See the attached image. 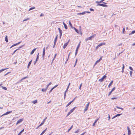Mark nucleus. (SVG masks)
Segmentation results:
<instances>
[{"mask_svg": "<svg viewBox=\"0 0 135 135\" xmlns=\"http://www.w3.org/2000/svg\"><path fill=\"white\" fill-rule=\"evenodd\" d=\"M69 41L68 42H66L65 44H64L63 46V48L64 49H65L66 47L68 45L69 43Z\"/></svg>", "mask_w": 135, "mask_h": 135, "instance_id": "9", "label": "nucleus"}, {"mask_svg": "<svg viewBox=\"0 0 135 135\" xmlns=\"http://www.w3.org/2000/svg\"><path fill=\"white\" fill-rule=\"evenodd\" d=\"M69 24L70 26H71V27L72 28H73V27L72 24L71 23L70 21H69Z\"/></svg>", "mask_w": 135, "mask_h": 135, "instance_id": "24", "label": "nucleus"}, {"mask_svg": "<svg viewBox=\"0 0 135 135\" xmlns=\"http://www.w3.org/2000/svg\"><path fill=\"white\" fill-rule=\"evenodd\" d=\"M22 47V46H20L19 47V48H18V49H17L16 50H17H17H19V49H19V48H21V47Z\"/></svg>", "mask_w": 135, "mask_h": 135, "instance_id": "58", "label": "nucleus"}, {"mask_svg": "<svg viewBox=\"0 0 135 135\" xmlns=\"http://www.w3.org/2000/svg\"><path fill=\"white\" fill-rule=\"evenodd\" d=\"M86 13V12L85 11L83 12L82 13H78V15H84Z\"/></svg>", "mask_w": 135, "mask_h": 135, "instance_id": "17", "label": "nucleus"}, {"mask_svg": "<svg viewBox=\"0 0 135 135\" xmlns=\"http://www.w3.org/2000/svg\"><path fill=\"white\" fill-rule=\"evenodd\" d=\"M115 87H114L112 89V90L111 91H113L115 90Z\"/></svg>", "mask_w": 135, "mask_h": 135, "instance_id": "49", "label": "nucleus"}, {"mask_svg": "<svg viewBox=\"0 0 135 135\" xmlns=\"http://www.w3.org/2000/svg\"><path fill=\"white\" fill-rule=\"evenodd\" d=\"M71 113L69 112L67 114V116H68Z\"/></svg>", "mask_w": 135, "mask_h": 135, "instance_id": "50", "label": "nucleus"}, {"mask_svg": "<svg viewBox=\"0 0 135 135\" xmlns=\"http://www.w3.org/2000/svg\"><path fill=\"white\" fill-rule=\"evenodd\" d=\"M53 88H52L49 91V93H50L51 92L52 90H53Z\"/></svg>", "mask_w": 135, "mask_h": 135, "instance_id": "40", "label": "nucleus"}, {"mask_svg": "<svg viewBox=\"0 0 135 135\" xmlns=\"http://www.w3.org/2000/svg\"><path fill=\"white\" fill-rule=\"evenodd\" d=\"M100 62V60H97L96 62H95V63L94 64V66H95V65H97V64L99 62Z\"/></svg>", "mask_w": 135, "mask_h": 135, "instance_id": "22", "label": "nucleus"}, {"mask_svg": "<svg viewBox=\"0 0 135 135\" xmlns=\"http://www.w3.org/2000/svg\"><path fill=\"white\" fill-rule=\"evenodd\" d=\"M59 33H60V38L62 36V30H61V31H59Z\"/></svg>", "mask_w": 135, "mask_h": 135, "instance_id": "19", "label": "nucleus"}, {"mask_svg": "<svg viewBox=\"0 0 135 135\" xmlns=\"http://www.w3.org/2000/svg\"><path fill=\"white\" fill-rule=\"evenodd\" d=\"M107 76L105 75H104L103 77L100 79L99 80V81L100 82H102L104 79H105L106 78Z\"/></svg>", "mask_w": 135, "mask_h": 135, "instance_id": "2", "label": "nucleus"}, {"mask_svg": "<svg viewBox=\"0 0 135 135\" xmlns=\"http://www.w3.org/2000/svg\"><path fill=\"white\" fill-rule=\"evenodd\" d=\"M113 82V81L112 80L108 85V87L109 88L111 86Z\"/></svg>", "mask_w": 135, "mask_h": 135, "instance_id": "16", "label": "nucleus"}, {"mask_svg": "<svg viewBox=\"0 0 135 135\" xmlns=\"http://www.w3.org/2000/svg\"><path fill=\"white\" fill-rule=\"evenodd\" d=\"M37 100H35L33 101L32 102V103L34 104H36V103H37Z\"/></svg>", "mask_w": 135, "mask_h": 135, "instance_id": "29", "label": "nucleus"}, {"mask_svg": "<svg viewBox=\"0 0 135 135\" xmlns=\"http://www.w3.org/2000/svg\"><path fill=\"white\" fill-rule=\"evenodd\" d=\"M78 51L76 50L75 52V55L76 56L78 53Z\"/></svg>", "mask_w": 135, "mask_h": 135, "instance_id": "56", "label": "nucleus"}, {"mask_svg": "<svg viewBox=\"0 0 135 135\" xmlns=\"http://www.w3.org/2000/svg\"><path fill=\"white\" fill-rule=\"evenodd\" d=\"M37 61H36H36H34V64H33L34 65H35V64H36V62H37Z\"/></svg>", "mask_w": 135, "mask_h": 135, "instance_id": "61", "label": "nucleus"}, {"mask_svg": "<svg viewBox=\"0 0 135 135\" xmlns=\"http://www.w3.org/2000/svg\"><path fill=\"white\" fill-rule=\"evenodd\" d=\"M58 85H55L54 86V87H53L52 88H53V89H54V88H55L56 87L58 86Z\"/></svg>", "mask_w": 135, "mask_h": 135, "instance_id": "43", "label": "nucleus"}, {"mask_svg": "<svg viewBox=\"0 0 135 135\" xmlns=\"http://www.w3.org/2000/svg\"><path fill=\"white\" fill-rule=\"evenodd\" d=\"M28 78V77L27 76L25 77H24V78H22L21 79V80H24V79H26V78Z\"/></svg>", "mask_w": 135, "mask_h": 135, "instance_id": "41", "label": "nucleus"}, {"mask_svg": "<svg viewBox=\"0 0 135 135\" xmlns=\"http://www.w3.org/2000/svg\"><path fill=\"white\" fill-rule=\"evenodd\" d=\"M112 91H110L109 92V94L108 95V96L110 95L112 93Z\"/></svg>", "mask_w": 135, "mask_h": 135, "instance_id": "48", "label": "nucleus"}, {"mask_svg": "<svg viewBox=\"0 0 135 135\" xmlns=\"http://www.w3.org/2000/svg\"><path fill=\"white\" fill-rule=\"evenodd\" d=\"M105 44V43L104 42L101 43L98 45V46L100 47L102 45H104Z\"/></svg>", "mask_w": 135, "mask_h": 135, "instance_id": "12", "label": "nucleus"}, {"mask_svg": "<svg viewBox=\"0 0 135 135\" xmlns=\"http://www.w3.org/2000/svg\"><path fill=\"white\" fill-rule=\"evenodd\" d=\"M32 61V60H31L29 62V63L28 64V66H27V68L28 69L29 68V66L31 63Z\"/></svg>", "mask_w": 135, "mask_h": 135, "instance_id": "14", "label": "nucleus"}, {"mask_svg": "<svg viewBox=\"0 0 135 135\" xmlns=\"http://www.w3.org/2000/svg\"><path fill=\"white\" fill-rule=\"evenodd\" d=\"M44 16V15L43 14V13H41V15H40V17H42V16Z\"/></svg>", "mask_w": 135, "mask_h": 135, "instance_id": "55", "label": "nucleus"}, {"mask_svg": "<svg viewBox=\"0 0 135 135\" xmlns=\"http://www.w3.org/2000/svg\"><path fill=\"white\" fill-rule=\"evenodd\" d=\"M56 45V43L55 42H54V45L53 46V48H54V47Z\"/></svg>", "mask_w": 135, "mask_h": 135, "instance_id": "59", "label": "nucleus"}, {"mask_svg": "<svg viewBox=\"0 0 135 135\" xmlns=\"http://www.w3.org/2000/svg\"><path fill=\"white\" fill-rule=\"evenodd\" d=\"M135 33V30H134V31H132L131 32V33L130 34H129V35L133 34L134 33Z\"/></svg>", "mask_w": 135, "mask_h": 135, "instance_id": "32", "label": "nucleus"}, {"mask_svg": "<svg viewBox=\"0 0 135 135\" xmlns=\"http://www.w3.org/2000/svg\"><path fill=\"white\" fill-rule=\"evenodd\" d=\"M66 93H64V99H65V97L66 96Z\"/></svg>", "mask_w": 135, "mask_h": 135, "instance_id": "53", "label": "nucleus"}, {"mask_svg": "<svg viewBox=\"0 0 135 135\" xmlns=\"http://www.w3.org/2000/svg\"><path fill=\"white\" fill-rule=\"evenodd\" d=\"M103 2V1L102 0L99 2L96 1V3H102Z\"/></svg>", "mask_w": 135, "mask_h": 135, "instance_id": "35", "label": "nucleus"}, {"mask_svg": "<svg viewBox=\"0 0 135 135\" xmlns=\"http://www.w3.org/2000/svg\"><path fill=\"white\" fill-rule=\"evenodd\" d=\"M73 28L75 30V31L77 33H79V31L78 30V29H76V28H75V27H73Z\"/></svg>", "mask_w": 135, "mask_h": 135, "instance_id": "20", "label": "nucleus"}, {"mask_svg": "<svg viewBox=\"0 0 135 135\" xmlns=\"http://www.w3.org/2000/svg\"><path fill=\"white\" fill-rule=\"evenodd\" d=\"M5 41L6 42H8V37L7 36H6L5 37Z\"/></svg>", "mask_w": 135, "mask_h": 135, "instance_id": "21", "label": "nucleus"}, {"mask_svg": "<svg viewBox=\"0 0 135 135\" xmlns=\"http://www.w3.org/2000/svg\"><path fill=\"white\" fill-rule=\"evenodd\" d=\"M2 87L3 89L5 90H7V88L5 87L2 86Z\"/></svg>", "mask_w": 135, "mask_h": 135, "instance_id": "37", "label": "nucleus"}, {"mask_svg": "<svg viewBox=\"0 0 135 135\" xmlns=\"http://www.w3.org/2000/svg\"><path fill=\"white\" fill-rule=\"evenodd\" d=\"M35 8V7H31V8H30L29 9L28 11H30L31 10H32V9H34Z\"/></svg>", "mask_w": 135, "mask_h": 135, "instance_id": "27", "label": "nucleus"}, {"mask_svg": "<svg viewBox=\"0 0 135 135\" xmlns=\"http://www.w3.org/2000/svg\"><path fill=\"white\" fill-rule=\"evenodd\" d=\"M95 35H96L95 34L93 35L92 36L87 38V39H86V40L87 41L88 40H91L92 38H94Z\"/></svg>", "mask_w": 135, "mask_h": 135, "instance_id": "1", "label": "nucleus"}, {"mask_svg": "<svg viewBox=\"0 0 135 135\" xmlns=\"http://www.w3.org/2000/svg\"><path fill=\"white\" fill-rule=\"evenodd\" d=\"M56 55H57V54H56L54 56V58H53V59L52 60V61H53L55 59V57H56Z\"/></svg>", "mask_w": 135, "mask_h": 135, "instance_id": "39", "label": "nucleus"}, {"mask_svg": "<svg viewBox=\"0 0 135 135\" xmlns=\"http://www.w3.org/2000/svg\"><path fill=\"white\" fill-rule=\"evenodd\" d=\"M82 83L81 84L80 86L79 89L80 90H81V87L82 86Z\"/></svg>", "mask_w": 135, "mask_h": 135, "instance_id": "46", "label": "nucleus"}, {"mask_svg": "<svg viewBox=\"0 0 135 135\" xmlns=\"http://www.w3.org/2000/svg\"><path fill=\"white\" fill-rule=\"evenodd\" d=\"M80 42L79 44L78 45V46H77V47L76 48V50H77V51H78V49L79 48V47H80Z\"/></svg>", "mask_w": 135, "mask_h": 135, "instance_id": "23", "label": "nucleus"}, {"mask_svg": "<svg viewBox=\"0 0 135 135\" xmlns=\"http://www.w3.org/2000/svg\"><path fill=\"white\" fill-rule=\"evenodd\" d=\"M72 103V102H70L66 105V107H67L70 105Z\"/></svg>", "mask_w": 135, "mask_h": 135, "instance_id": "26", "label": "nucleus"}, {"mask_svg": "<svg viewBox=\"0 0 135 135\" xmlns=\"http://www.w3.org/2000/svg\"><path fill=\"white\" fill-rule=\"evenodd\" d=\"M124 65L123 64V67L122 68V70H124Z\"/></svg>", "mask_w": 135, "mask_h": 135, "instance_id": "51", "label": "nucleus"}, {"mask_svg": "<svg viewBox=\"0 0 135 135\" xmlns=\"http://www.w3.org/2000/svg\"><path fill=\"white\" fill-rule=\"evenodd\" d=\"M29 20V18H27L25 20H24L23 21V22H24V21H27L28 20Z\"/></svg>", "mask_w": 135, "mask_h": 135, "instance_id": "38", "label": "nucleus"}, {"mask_svg": "<svg viewBox=\"0 0 135 135\" xmlns=\"http://www.w3.org/2000/svg\"><path fill=\"white\" fill-rule=\"evenodd\" d=\"M45 48L44 47L43 49V51L45 52Z\"/></svg>", "mask_w": 135, "mask_h": 135, "instance_id": "63", "label": "nucleus"}, {"mask_svg": "<svg viewBox=\"0 0 135 135\" xmlns=\"http://www.w3.org/2000/svg\"><path fill=\"white\" fill-rule=\"evenodd\" d=\"M127 130H128V135H130L131 134V131L130 130V129L128 126L127 127Z\"/></svg>", "mask_w": 135, "mask_h": 135, "instance_id": "5", "label": "nucleus"}, {"mask_svg": "<svg viewBox=\"0 0 135 135\" xmlns=\"http://www.w3.org/2000/svg\"><path fill=\"white\" fill-rule=\"evenodd\" d=\"M79 132V130H77L75 132V133H77Z\"/></svg>", "mask_w": 135, "mask_h": 135, "instance_id": "54", "label": "nucleus"}, {"mask_svg": "<svg viewBox=\"0 0 135 135\" xmlns=\"http://www.w3.org/2000/svg\"><path fill=\"white\" fill-rule=\"evenodd\" d=\"M98 119H97L96 120H95V122H94V123H96L97 122V121H98Z\"/></svg>", "mask_w": 135, "mask_h": 135, "instance_id": "57", "label": "nucleus"}, {"mask_svg": "<svg viewBox=\"0 0 135 135\" xmlns=\"http://www.w3.org/2000/svg\"><path fill=\"white\" fill-rule=\"evenodd\" d=\"M47 89L46 88L45 89H42L41 90L43 92L46 91L47 90Z\"/></svg>", "mask_w": 135, "mask_h": 135, "instance_id": "25", "label": "nucleus"}, {"mask_svg": "<svg viewBox=\"0 0 135 135\" xmlns=\"http://www.w3.org/2000/svg\"><path fill=\"white\" fill-rule=\"evenodd\" d=\"M7 69H8V68L4 69H2L1 70H0V73H1V72L3 71H4L5 70Z\"/></svg>", "mask_w": 135, "mask_h": 135, "instance_id": "30", "label": "nucleus"}, {"mask_svg": "<svg viewBox=\"0 0 135 135\" xmlns=\"http://www.w3.org/2000/svg\"><path fill=\"white\" fill-rule=\"evenodd\" d=\"M45 132V131H43L42 132V134H43Z\"/></svg>", "mask_w": 135, "mask_h": 135, "instance_id": "62", "label": "nucleus"}, {"mask_svg": "<svg viewBox=\"0 0 135 135\" xmlns=\"http://www.w3.org/2000/svg\"><path fill=\"white\" fill-rule=\"evenodd\" d=\"M45 55V52L43 51L42 57L43 59Z\"/></svg>", "mask_w": 135, "mask_h": 135, "instance_id": "36", "label": "nucleus"}, {"mask_svg": "<svg viewBox=\"0 0 135 135\" xmlns=\"http://www.w3.org/2000/svg\"><path fill=\"white\" fill-rule=\"evenodd\" d=\"M12 112V111H8V112H6V113H5L4 114H3L2 115H7L11 113Z\"/></svg>", "mask_w": 135, "mask_h": 135, "instance_id": "8", "label": "nucleus"}, {"mask_svg": "<svg viewBox=\"0 0 135 135\" xmlns=\"http://www.w3.org/2000/svg\"><path fill=\"white\" fill-rule=\"evenodd\" d=\"M89 103H90L89 102L86 104V107L85 108V109H84V111L85 112L87 110V109H88V107H89Z\"/></svg>", "mask_w": 135, "mask_h": 135, "instance_id": "6", "label": "nucleus"}, {"mask_svg": "<svg viewBox=\"0 0 135 135\" xmlns=\"http://www.w3.org/2000/svg\"><path fill=\"white\" fill-rule=\"evenodd\" d=\"M39 53H38V54H37V55L36 58V61H37L38 59L39 58Z\"/></svg>", "mask_w": 135, "mask_h": 135, "instance_id": "31", "label": "nucleus"}, {"mask_svg": "<svg viewBox=\"0 0 135 135\" xmlns=\"http://www.w3.org/2000/svg\"><path fill=\"white\" fill-rule=\"evenodd\" d=\"M129 68L131 70H133V69L132 67L131 66H129Z\"/></svg>", "mask_w": 135, "mask_h": 135, "instance_id": "42", "label": "nucleus"}, {"mask_svg": "<svg viewBox=\"0 0 135 135\" xmlns=\"http://www.w3.org/2000/svg\"><path fill=\"white\" fill-rule=\"evenodd\" d=\"M24 128L20 132V133L18 134V135H20L24 131Z\"/></svg>", "mask_w": 135, "mask_h": 135, "instance_id": "18", "label": "nucleus"}, {"mask_svg": "<svg viewBox=\"0 0 135 135\" xmlns=\"http://www.w3.org/2000/svg\"><path fill=\"white\" fill-rule=\"evenodd\" d=\"M76 108V107H74L71 110H70V111L69 112L71 113L75 109V108Z\"/></svg>", "mask_w": 135, "mask_h": 135, "instance_id": "13", "label": "nucleus"}, {"mask_svg": "<svg viewBox=\"0 0 135 135\" xmlns=\"http://www.w3.org/2000/svg\"><path fill=\"white\" fill-rule=\"evenodd\" d=\"M51 82H50V83H49L47 85V87L46 88L47 89L48 88V86L50 85L51 84Z\"/></svg>", "mask_w": 135, "mask_h": 135, "instance_id": "34", "label": "nucleus"}, {"mask_svg": "<svg viewBox=\"0 0 135 135\" xmlns=\"http://www.w3.org/2000/svg\"><path fill=\"white\" fill-rule=\"evenodd\" d=\"M102 56H101V57L99 59V60H100V61L101 60H102Z\"/></svg>", "mask_w": 135, "mask_h": 135, "instance_id": "64", "label": "nucleus"}, {"mask_svg": "<svg viewBox=\"0 0 135 135\" xmlns=\"http://www.w3.org/2000/svg\"><path fill=\"white\" fill-rule=\"evenodd\" d=\"M63 24L65 28L67 29H68V27L67 25L64 22H63Z\"/></svg>", "mask_w": 135, "mask_h": 135, "instance_id": "15", "label": "nucleus"}, {"mask_svg": "<svg viewBox=\"0 0 135 135\" xmlns=\"http://www.w3.org/2000/svg\"><path fill=\"white\" fill-rule=\"evenodd\" d=\"M124 31H125V28H124L122 32L123 33H124Z\"/></svg>", "mask_w": 135, "mask_h": 135, "instance_id": "44", "label": "nucleus"}, {"mask_svg": "<svg viewBox=\"0 0 135 135\" xmlns=\"http://www.w3.org/2000/svg\"><path fill=\"white\" fill-rule=\"evenodd\" d=\"M121 115H122V114H118L116 115L117 117H118V116H119Z\"/></svg>", "mask_w": 135, "mask_h": 135, "instance_id": "45", "label": "nucleus"}, {"mask_svg": "<svg viewBox=\"0 0 135 135\" xmlns=\"http://www.w3.org/2000/svg\"><path fill=\"white\" fill-rule=\"evenodd\" d=\"M36 48L34 49L32 51H31V52L30 54L31 55H32L33 54L34 52L36 51Z\"/></svg>", "mask_w": 135, "mask_h": 135, "instance_id": "11", "label": "nucleus"}, {"mask_svg": "<svg viewBox=\"0 0 135 135\" xmlns=\"http://www.w3.org/2000/svg\"><path fill=\"white\" fill-rule=\"evenodd\" d=\"M21 42V41H20V42H18V43H16V44H15L13 45H12L11 46V47H10V48H11L12 47L15 46H16L17 45H18V44H20Z\"/></svg>", "mask_w": 135, "mask_h": 135, "instance_id": "7", "label": "nucleus"}, {"mask_svg": "<svg viewBox=\"0 0 135 135\" xmlns=\"http://www.w3.org/2000/svg\"><path fill=\"white\" fill-rule=\"evenodd\" d=\"M47 117H46L44 119V120L40 124V126H41L44 123H45V120L47 119Z\"/></svg>", "mask_w": 135, "mask_h": 135, "instance_id": "10", "label": "nucleus"}, {"mask_svg": "<svg viewBox=\"0 0 135 135\" xmlns=\"http://www.w3.org/2000/svg\"><path fill=\"white\" fill-rule=\"evenodd\" d=\"M97 6H100L102 7H107V6L106 4H100V3H98L97 4Z\"/></svg>", "mask_w": 135, "mask_h": 135, "instance_id": "3", "label": "nucleus"}, {"mask_svg": "<svg viewBox=\"0 0 135 135\" xmlns=\"http://www.w3.org/2000/svg\"><path fill=\"white\" fill-rule=\"evenodd\" d=\"M73 126L72 125L71 126V127H70V128H69L68 130V132H69V131L71 130L72 128H73Z\"/></svg>", "mask_w": 135, "mask_h": 135, "instance_id": "33", "label": "nucleus"}, {"mask_svg": "<svg viewBox=\"0 0 135 135\" xmlns=\"http://www.w3.org/2000/svg\"><path fill=\"white\" fill-rule=\"evenodd\" d=\"M90 10L91 11H94V9H93V8H90Z\"/></svg>", "mask_w": 135, "mask_h": 135, "instance_id": "47", "label": "nucleus"}, {"mask_svg": "<svg viewBox=\"0 0 135 135\" xmlns=\"http://www.w3.org/2000/svg\"><path fill=\"white\" fill-rule=\"evenodd\" d=\"M23 120V119L22 118L20 119L17 122L16 124H18L21 123L22 122Z\"/></svg>", "mask_w": 135, "mask_h": 135, "instance_id": "4", "label": "nucleus"}, {"mask_svg": "<svg viewBox=\"0 0 135 135\" xmlns=\"http://www.w3.org/2000/svg\"><path fill=\"white\" fill-rule=\"evenodd\" d=\"M57 35L55 39L54 42L56 43V42L57 41Z\"/></svg>", "mask_w": 135, "mask_h": 135, "instance_id": "28", "label": "nucleus"}, {"mask_svg": "<svg viewBox=\"0 0 135 135\" xmlns=\"http://www.w3.org/2000/svg\"><path fill=\"white\" fill-rule=\"evenodd\" d=\"M76 97H75V98L73 99V100L72 101H71V102H74V101L75 100V98H76Z\"/></svg>", "mask_w": 135, "mask_h": 135, "instance_id": "60", "label": "nucleus"}, {"mask_svg": "<svg viewBox=\"0 0 135 135\" xmlns=\"http://www.w3.org/2000/svg\"><path fill=\"white\" fill-rule=\"evenodd\" d=\"M130 75L131 76H132V72L131 71H130Z\"/></svg>", "mask_w": 135, "mask_h": 135, "instance_id": "52", "label": "nucleus"}]
</instances>
